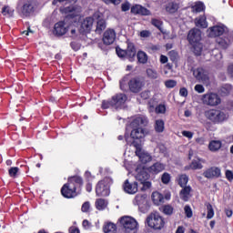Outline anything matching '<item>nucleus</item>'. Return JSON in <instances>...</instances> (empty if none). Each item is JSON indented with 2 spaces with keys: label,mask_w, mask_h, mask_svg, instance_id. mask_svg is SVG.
Listing matches in <instances>:
<instances>
[{
  "label": "nucleus",
  "mask_w": 233,
  "mask_h": 233,
  "mask_svg": "<svg viewBox=\"0 0 233 233\" xmlns=\"http://www.w3.org/2000/svg\"><path fill=\"white\" fill-rule=\"evenodd\" d=\"M85 179L79 175H74L67 177V182L64 184L60 192L66 199H74L83 193Z\"/></svg>",
  "instance_id": "nucleus-1"
},
{
  "label": "nucleus",
  "mask_w": 233,
  "mask_h": 233,
  "mask_svg": "<svg viewBox=\"0 0 233 233\" xmlns=\"http://www.w3.org/2000/svg\"><path fill=\"white\" fill-rule=\"evenodd\" d=\"M189 45L193 48L195 56H201L203 52V44L201 43V31L198 28L189 30L187 37Z\"/></svg>",
  "instance_id": "nucleus-2"
},
{
  "label": "nucleus",
  "mask_w": 233,
  "mask_h": 233,
  "mask_svg": "<svg viewBox=\"0 0 233 233\" xmlns=\"http://www.w3.org/2000/svg\"><path fill=\"white\" fill-rule=\"evenodd\" d=\"M204 116L206 119L211 121L213 125H222V123H225V121H228V117H230L228 113H225L224 111L216 108L206 110L204 112Z\"/></svg>",
  "instance_id": "nucleus-3"
},
{
  "label": "nucleus",
  "mask_w": 233,
  "mask_h": 233,
  "mask_svg": "<svg viewBox=\"0 0 233 233\" xmlns=\"http://www.w3.org/2000/svg\"><path fill=\"white\" fill-rule=\"evenodd\" d=\"M127 99H128V96H127L125 94L117 93L113 96L110 100H103L101 108L103 110H106L108 108L119 110V108H123V105L127 103Z\"/></svg>",
  "instance_id": "nucleus-4"
},
{
  "label": "nucleus",
  "mask_w": 233,
  "mask_h": 233,
  "mask_svg": "<svg viewBox=\"0 0 233 233\" xmlns=\"http://www.w3.org/2000/svg\"><path fill=\"white\" fill-rule=\"evenodd\" d=\"M114 184L111 177H105L96 185V194L98 198H106L110 196V187Z\"/></svg>",
  "instance_id": "nucleus-5"
},
{
  "label": "nucleus",
  "mask_w": 233,
  "mask_h": 233,
  "mask_svg": "<svg viewBox=\"0 0 233 233\" xmlns=\"http://www.w3.org/2000/svg\"><path fill=\"white\" fill-rule=\"evenodd\" d=\"M16 11L21 17H30L35 12V2L34 0H25L18 3Z\"/></svg>",
  "instance_id": "nucleus-6"
},
{
  "label": "nucleus",
  "mask_w": 233,
  "mask_h": 233,
  "mask_svg": "<svg viewBox=\"0 0 233 233\" xmlns=\"http://www.w3.org/2000/svg\"><path fill=\"white\" fill-rule=\"evenodd\" d=\"M147 227L154 230H161L165 228V218H163L159 212H152L146 219Z\"/></svg>",
  "instance_id": "nucleus-7"
},
{
  "label": "nucleus",
  "mask_w": 233,
  "mask_h": 233,
  "mask_svg": "<svg viewBox=\"0 0 233 233\" xmlns=\"http://www.w3.org/2000/svg\"><path fill=\"white\" fill-rule=\"evenodd\" d=\"M119 225L124 233H137V220L132 217L124 216L120 218Z\"/></svg>",
  "instance_id": "nucleus-8"
},
{
  "label": "nucleus",
  "mask_w": 233,
  "mask_h": 233,
  "mask_svg": "<svg viewBox=\"0 0 233 233\" xmlns=\"http://www.w3.org/2000/svg\"><path fill=\"white\" fill-rule=\"evenodd\" d=\"M201 101L203 105H206V106H219V104L221 103V96L217 93L208 92L202 96Z\"/></svg>",
  "instance_id": "nucleus-9"
},
{
  "label": "nucleus",
  "mask_w": 233,
  "mask_h": 233,
  "mask_svg": "<svg viewBox=\"0 0 233 233\" xmlns=\"http://www.w3.org/2000/svg\"><path fill=\"white\" fill-rule=\"evenodd\" d=\"M127 85L130 92L133 94H139L146 85L145 78L141 76H135L127 82Z\"/></svg>",
  "instance_id": "nucleus-10"
},
{
  "label": "nucleus",
  "mask_w": 233,
  "mask_h": 233,
  "mask_svg": "<svg viewBox=\"0 0 233 233\" xmlns=\"http://www.w3.org/2000/svg\"><path fill=\"white\" fill-rule=\"evenodd\" d=\"M233 41V32L225 33L223 37L217 38V43L219 46V48H222V50H227L228 46H230V44Z\"/></svg>",
  "instance_id": "nucleus-11"
},
{
  "label": "nucleus",
  "mask_w": 233,
  "mask_h": 233,
  "mask_svg": "<svg viewBox=\"0 0 233 233\" xmlns=\"http://www.w3.org/2000/svg\"><path fill=\"white\" fill-rule=\"evenodd\" d=\"M208 37H219V35H223V34H228V28L222 25H214L212 27H209L208 30Z\"/></svg>",
  "instance_id": "nucleus-12"
},
{
  "label": "nucleus",
  "mask_w": 233,
  "mask_h": 233,
  "mask_svg": "<svg viewBox=\"0 0 233 233\" xmlns=\"http://www.w3.org/2000/svg\"><path fill=\"white\" fill-rule=\"evenodd\" d=\"M92 26H94V17H86L81 23L79 28L80 34H82L83 35H85V34H90Z\"/></svg>",
  "instance_id": "nucleus-13"
},
{
  "label": "nucleus",
  "mask_w": 233,
  "mask_h": 233,
  "mask_svg": "<svg viewBox=\"0 0 233 233\" xmlns=\"http://www.w3.org/2000/svg\"><path fill=\"white\" fill-rule=\"evenodd\" d=\"M130 12L133 15H142V16L152 15V12L149 9H147V7L139 4H136L132 5Z\"/></svg>",
  "instance_id": "nucleus-14"
},
{
  "label": "nucleus",
  "mask_w": 233,
  "mask_h": 233,
  "mask_svg": "<svg viewBox=\"0 0 233 233\" xmlns=\"http://www.w3.org/2000/svg\"><path fill=\"white\" fill-rule=\"evenodd\" d=\"M202 176L207 179H218V177H221V168L218 167H211L206 169Z\"/></svg>",
  "instance_id": "nucleus-15"
},
{
  "label": "nucleus",
  "mask_w": 233,
  "mask_h": 233,
  "mask_svg": "<svg viewBox=\"0 0 233 233\" xmlns=\"http://www.w3.org/2000/svg\"><path fill=\"white\" fill-rule=\"evenodd\" d=\"M65 21H59L55 24L53 34L56 35V37H63V35L68 32V27L65 26Z\"/></svg>",
  "instance_id": "nucleus-16"
},
{
  "label": "nucleus",
  "mask_w": 233,
  "mask_h": 233,
  "mask_svg": "<svg viewBox=\"0 0 233 233\" xmlns=\"http://www.w3.org/2000/svg\"><path fill=\"white\" fill-rule=\"evenodd\" d=\"M116 30L108 28L104 32L103 35V43L104 45L110 46L114 45V42L116 41Z\"/></svg>",
  "instance_id": "nucleus-17"
},
{
  "label": "nucleus",
  "mask_w": 233,
  "mask_h": 233,
  "mask_svg": "<svg viewBox=\"0 0 233 233\" xmlns=\"http://www.w3.org/2000/svg\"><path fill=\"white\" fill-rule=\"evenodd\" d=\"M137 55V50L136 49V45L132 42H127V47L126 49L127 59L132 63L136 59Z\"/></svg>",
  "instance_id": "nucleus-18"
},
{
  "label": "nucleus",
  "mask_w": 233,
  "mask_h": 233,
  "mask_svg": "<svg viewBox=\"0 0 233 233\" xmlns=\"http://www.w3.org/2000/svg\"><path fill=\"white\" fill-rule=\"evenodd\" d=\"M166 167L167 166L164 163L155 162L152 166L147 167V171L153 176H157V174H160V172H163V170H165Z\"/></svg>",
  "instance_id": "nucleus-19"
},
{
  "label": "nucleus",
  "mask_w": 233,
  "mask_h": 233,
  "mask_svg": "<svg viewBox=\"0 0 233 233\" xmlns=\"http://www.w3.org/2000/svg\"><path fill=\"white\" fill-rule=\"evenodd\" d=\"M148 125V118L147 116H137L131 123L133 128H145Z\"/></svg>",
  "instance_id": "nucleus-20"
},
{
  "label": "nucleus",
  "mask_w": 233,
  "mask_h": 233,
  "mask_svg": "<svg viewBox=\"0 0 233 233\" xmlns=\"http://www.w3.org/2000/svg\"><path fill=\"white\" fill-rule=\"evenodd\" d=\"M179 198L182 201H188L192 198V187L184 186L182 189L179 191Z\"/></svg>",
  "instance_id": "nucleus-21"
},
{
  "label": "nucleus",
  "mask_w": 233,
  "mask_h": 233,
  "mask_svg": "<svg viewBox=\"0 0 233 233\" xmlns=\"http://www.w3.org/2000/svg\"><path fill=\"white\" fill-rule=\"evenodd\" d=\"M137 172L136 178L137 181H147V179L150 177L148 168H146L145 167L142 168L137 167Z\"/></svg>",
  "instance_id": "nucleus-22"
},
{
  "label": "nucleus",
  "mask_w": 233,
  "mask_h": 233,
  "mask_svg": "<svg viewBox=\"0 0 233 233\" xmlns=\"http://www.w3.org/2000/svg\"><path fill=\"white\" fill-rule=\"evenodd\" d=\"M123 188L127 194H136L137 192V182L130 183L127 179L123 184Z\"/></svg>",
  "instance_id": "nucleus-23"
},
{
  "label": "nucleus",
  "mask_w": 233,
  "mask_h": 233,
  "mask_svg": "<svg viewBox=\"0 0 233 233\" xmlns=\"http://www.w3.org/2000/svg\"><path fill=\"white\" fill-rule=\"evenodd\" d=\"M232 90L233 86L231 84H223L218 89V94L222 97H228V96L232 93Z\"/></svg>",
  "instance_id": "nucleus-24"
},
{
  "label": "nucleus",
  "mask_w": 233,
  "mask_h": 233,
  "mask_svg": "<svg viewBox=\"0 0 233 233\" xmlns=\"http://www.w3.org/2000/svg\"><path fill=\"white\" fill-rule=\"evenodd\" d=\"M151 199L154 205H157V206L163 205V203H165V197L163 196V194L157 191H154L152 193Z\"/></svg>",
  "instance_id": "nucleus-25"
},
{
  "label": "nucleus",
  "mask_w": 233,
  "mask_h": 233,
  "mask_svg": "<svg viewBox=\"0 0 233 233\" xmlns=\"http://www.w3.org/2000/svg\"><path fill=\"white\" fill-rule=\"evenodd\" d=\"M132 139H143L145 137V128L134 127L130 133Z\"/></svg>",
  "instance_id": "nucleus-26"
},
{
  "label": "nucleus",
  "mask_w": 233,
  "mask_h": 233,
  "mask_svg": "<svg viewBox=\"0 0 233 233\" xmlns=\"http://www.w3.org/2000/svg\"><path fill=\"white\" fill-rule=\"evenodd\" d=\"M136 156L139 157V161L143 163L144 165H147V163H150L152 161V156L148 153H145L142 150L139 153H136Z\"/></svg>",
  "instance_id": "nucleus-27"
},
{
  "label": "nucleus",
  "mask_w": 233,
  "mask_h": 233,
  "mask_svg": "<svg viewBox=\"0 0 233 233\" xmlns=\"http://www.w3.org/2000/svg\"><path fill=\"white\" fill-rule=\"evenodd\" d=\"M126 141L129 147H134L136 148L135 154H139L141 152V140L133 139V141H128V137H126Z\"/></svg>",
  "instance_id": "nucleus-28"
},
{
  "label": "nucleus",
  "mask_w": 233,
  "mask_h": 233,
  "mask_svg": "<svg viewBox=\"0 0 233 233\" xmlns=\"http://www.w3.org/2000/svg\"><path fill=\"white\" fill-rule=\"evenodd\" d=\"M104 233H116L117 232V226L112 222H108L103 226Z\"/></svg>",
  "instance_id": "nucleus-29"
},
{
  "label": "nucleus",
  "mask_w": 233,
  "mask_h": 233,
  "mask_svg": "<svg viewBox=\"0 0 233 233\" xmlns=\"http://www.w3.org/2000/svg\"><path fill=\"white\" fill-rule=\"evenodd\" d=\"M205 4L201 1L195 3V5L191 6V10L194 14H200V12H205Z\"/></svg>",
  "instance_id": "nucleus-30"
},
{
  "label": "nucleus",
  "mask_w": 233,
  "mask_h": 233,
  "mask_svg": "<svg viewBox=\"0 0 233 233\" xmlns=\"http://www.w3.org/2000/svg\"><path fill=\"white\" fill-rule=\"evenodd\" d=\"M137 59L141 65H147V63H148V55H147L145 51L139 50L137 53Z\"/></svg>",
  "instance_id": "nucleus-31"
},
{
  "label": "nucleus",
  "mask_w": 233,
  "mask_h": 233,
  "mask_svg": "<svg viewBox=\"0 0 233 233\" xmlns=\"http://www.w3.org/2000/svg\"><path fill=\"white\" fill-rule=\"evenodd\" d=\"M167 12L169 14H176L179 10V4L176 2H169L166 6Z\"/></svg>",
  "instance_id": "nucleus-32"
},
{
  "label": "nucleus",
  "mask_w": 233,
  "mask_h": 233,
  "mask_svg": "<svg viewBox=\"0 0 233 233\" xmlns=\"http://www.w3.org/2000/svg\"><path fill=\"white\" fill-rule=\"evenodd\" d=\"M222 144L219 140H212L209 142L208 148L211 152H218L221 148Z\"/></svg>",
  "instance_id": "nucleus-33"
},
{
  "label": "nucleus",
  "mask_w": 233,
  "mask_h": 233,
  "mask_svg": "<svg viewBox=\"0 0 233 233\" xmlns=\"http://www.w3.org/2000/svg\"><path fill=\"white\" fill-rule=\"evenodd\" d=\"M193 76L198 79V81H204L205 79V70L201 67H198L193 71Z\"/></svg>",
  "instance_id": "nucleus-34"
},
{
  "label": "nucleus",
  "mask_w": 233,
  "mask_h": 233,
  "mask_svg": "<svg viewBox=\"0 0 233 233\" xmlns=\"http://www.w3.org/2000/svg\"><path fill=\"white\" fill-rule=\"evenodd\" d=\"M177 181L180 187H187L188 184V176L187 174H181L177 178Z\"/></svg>",
  "instance_id": "nucleus-35"
},
{
  "label": "nucleus",
  "mask_w": 233,
  "mask_h": 233,
  "mask_svg": "<svg viewBox=\"0 0 233 233\" xmlns=\"http://www.w3.org/2000/svg\"><path fill=\"white\" fill-rule=\"evenodd\" d=\"M167 55H168L170 61H172V63L174 65H176V66H177V61H179V54L177 53V51L171 50L168 52Z\"/></svg>",
  "instance_id": "nucleus-36"
},
{
  "label": "nucleus",
  "mask_w": 233,
  "mask_h": 233,
  "mask_svg": "<svg viewBox=\"0 0 233 233\" xmlns=\"http://www.w3.org/2000/svg\"><path fill=\"white\" fill-rule=\"evenodd\" d=\"M106 28V21H105V19H99L96 22V34H102L103 30H105Z\"/></svg>",
  "instance_id": "nucleus-37"
},
{
  "label": "nucleus",
  "mask_w": 233,
  "mask_h": 233,
  "mask_svg": "<svg viewBox=\"0 0 233 233\" xmlns=\"http://www.w3.org/2000/svg\"><path fill=\"white\" fill-rule=\"evenodd\" d=\"M155 130L158 134H161V132H165V121H163V119L156 120Z\"/></svg>",
  "instance_id": "nucleus-38"
},
{
  "label": "nucleus",
  "mask_w": 233,
  "mask_h": 233,
  "mask_svg": "<svg viewBox=\"0 0 233 233\" xmlns=\"http://www.w3.org/2000/svg\"><path fill=\"white\" fill-rule=\"evenodd\" d=\"M189 167L192 170H201V168H203V164H201V160L198 158V159H193Z\"/></svg>",
  "instance_id": "nucleus-39"
},
{
  "label": "nucleus",
  "mask_w": 233,
  "mask_h": 233,
  "mask_svg": "<svg viewBox=\"0 0 233 233\" xmlns=\"http://www.w3.org/2000/svg\"><path fill=\"white\" fill-rule=\"evenodd\" d=\"M151 25L155 26V28H157L159 32H163V21H161L160 19L152 18Z\"/></svg>",
  "instance_id": "nucleus-40"
},
{
  "label": "nucleus",
  "mask_w": 233,
  "mask_h": 233,
  "mask_svg": "<svg viewBox=\"0 0 233 233\" xmlns=\"http://www.w3.org/2000/svg\"><path fill=\"white\" fill-rule=\"evenodd\" d=\"M96 208L97 210H105L106 208V201L103 198L96 199Z\"/></svg>",
  "instance_id": "nucleus-41"
},
{
  "label": "nucleus",
  "mask_w": 233,
  "mask_h": 233,
  "mask_svg": "<svg viewBox=\"0 0 233 233\" xmlns=\"http://www.w3.org/2000/svg\"><path fill=\"white\" fill-rule=\"evenodd\" d=\"M162 212L165 216H172L174 214V207L171 205H164L162 207Z\"/></svg>",
  "instance_id": "nucleus-42"
},
{
  "label": "nucleus",
  "mask_w": 233,
  "mask_h": 233,
  "mask_svg": "<svg viewBox=\"0 0 233 233\" xmlns=\"http://www.w3.org/2000/svg\"><path fill=\"white\" fill-rule=\"evenodd\" d=\"M146 74L149 79H157L159 77V74H157V71L152 69V68H147L146 71Z\"/></svg>",
  "instance_id": "nucleus-43"
},
{
  "label": "nucleus",
  "mask_w": 233,
  "mask_h": 233,
  "mask_svg": "<svg viewBox=\"0 0 233 233\" xmlns=\"http://www.w3.org/2000/svg\"><path fill=\"white\" fill-rule=\"evenodd\" d=\"M208 214H207V219H212L214 218V208L212 207V204L207 203L206 204Z\"/></svg>",
  "instance_id": "nucleus-44"
},
{
  "label": "nucleus",
  "mask_w": 233,
  "mask_h": 233,
  "mask_svg": "<svg viewBox=\"0 0 233 233\" xmlns=\"http://www.w3.org/2000/svg\"><path fill=\"white\" fill-rule=\"evenodd\" d=\"M171 179H172V177L167 172L163 173L161 176V181H162L163 185H168V183H170Z\"/></svg>",
  "instance_id": "nucleus-45"
},
{
  "label": "nucleus",
  "mask_w": 233,
  "mask_h": 233,
  "mask_svg": "<svg viewBox=\"0 0 233 233\" xmlns=\"http://www.w3.org/2000/svg\"><path fill=\"white\" fill-rule=\"evenodd\" d=\"M145 199H147V195L137 194L135 197V201L137 205H143V203L145 202Z\"/></svg>",
  "instance_id": "nucleus-46"
},
{
  "label": "nucleus",
  "mask_w": 233,
  "mask_h": 233,
  "mask_svg": "<svg viewBox=\"0 0 233 233\" xmlns=\"http://www.w3.org/2000/svg\"><path fill=\"white\" fill-rule=\"evenodd\" d=\"M8 174L10 176V177H17V174H19V167H13L11 168L8 169Z\"/></svg>",
  "instance_id": "nucleus-47"
},
{
  "label": "nucleus",
  "mask_w": 233,
  "mask_h": 233,
  "mask_svg": "<svg viewBox=\"0 0 233 233\" xmlns=\"http://www.w3.org/2000/svg\"><path fill=\"white\" fill-rule=\"evenodd\" d=\"M165 86L166 88H175V86H177V81L172 79L166 80Z\"/></svg>",
  "instance_id": "nucleus-48"
},
{
  "label": "nucleus",
  "mask_w": 233,
  "mask_h": 233,
  "mask_svg": "<svg viewBox=\"0 0 233 233\" xmlns=\"http://www.w3.org/2000/svg\"><path fill=\"white\" fill-rule=\"evenodd\" d=\"M84 179L86 182L94 181V179H96V177L92 175V172L86 170L84 173Z\"/></svg>",
  "instance_id": "nucleus-49"
},
{
  "label": "nucleus",
  "mask_w": 233,
  "mask_h": 233,
  "mask_svg": "<svg viewBox=\"0 0 233 233\" xmlns=\"http://www.w3.org/2000/svg\"><path fill=\"white\" fill-rule=\"evenodd\" d=\"M127 81H128V77H127V76H124V77L119 81L120 89H122L124 92H126V90H127Z\"/></svg>",
  "instance_id": "nucleus-50"
},
{
  "label": "nucleus",
  "mask_w": 233,
  "mask_h": 233,
  "mask_svg": "<svg viewBox=\"0 0 233 233\" xmlns=\"http://www.w3.org/2000/svg\"><path fill=\"white\" fill-rule=\"evenodd\" d=\"M2 14H3L4 15H12V14H14V11H12V9L10 8V6L5 5V6L2 8Z\"/></svg>",
  "instance_id": "nucleus-51"
},
{
  "label": "nucleus",
  "mask_w": 233,
  "mask_h": 233,
  "mask_svg": "<svg viewBox=\"0 0 233 233\" xmlns=\"http://www.w3.org/2000/svg\"><path fill=\"white\" fill-rule=\"evenodd\" d=\"M197 25L198 26H201V28H207V21L205 20V18L203 16H200L198 20H197Z\"/></svg>",
  "instance_id": "nucleus-52"
},
{
  "label": "nucleus",
  "mask_w": 233,
  "mask_h": 233,
  "mask_svg": "<svg viewBox=\"0 0 233 233\" xmlns=\"http://www.w3.org/2000/svg\"><path fill=\"white\" fill-rule=\"evenodd\" d=\"M116 53L118 56V57H127V49L123 50L119 47L116 48Z\"/></svg>",
  "instance_id": "nucleus-53"
},
{
  "label": "nucleus",
  "mask_w": 233,
  "mask_h": 233,
  "mask_svg": "<svg viewBox=\"0 0 233 233\" xmlns=\"http://www.w3.org/2000/svg\"><path fill=\"white\" fill-rule=\"evenodd\" d=\"M184 211H185L187 218H192L193 213H192V208H190V206H188V205L185 206Z\"/></svg>",
  "instance_id": "nucleus-54"
},
{
  "label": "nucleus",
  "mask_w": 233,
  "mask_h": 233,
  "mask_svg": "<svg viewBox=\"0 0 233 233\" xmlns=\"http://www.w3.org/2000/svg\"><path fill=\"white\" fill-rule=\"evenodd\" d=\"M156 112L157 114H165V112H167V107L165 106V105H158L156 107Z\"/></svg>",
  "instance_id": "nucleus-55"
},
{
  "label": "nucleus",
  "mask_w": 233,
  "mask_h": 233,
  "mask_svg": "<svg viewBox=\"0 0 233 233\" xmlns=\"http://www.w3.org/2000/svg\"><path fill=\"white\" fill-rule=\"evenodd\" d=\"M140 183H141V185H143V187L141 188L142 190H148V188H150V187H152V183L150 181L145 180Z\"/></svg>",
  "instance_id": "nucleus-56"
},
{
  "label": "nucleus",
  "mask_w": 233,
  "mask_h": 233,
  "mask_svg": "<svg viewBox=\"0 0 233 233\" xmlns=\"http://www.w3.org/2000/svg\"><path fill=\"white\" fill-rule=\"evenodd\" d=\"M195 91L198 94H203V92H205V86H203L201 84H197L195 86Z\"/></svg>",
  "instance_id": "nucleus-57"
},
{
  "label": "nucleus",
  "mask_w": 233,
  "mask_h": 233,
  "mask_svg": "<svg viewBox=\"0 0 233 233\" xmlns=\"http://www.w3.org/2000/svg\"><path fill=\"white\" fill-rule=\"evenodd\" d=\"M121 10H122V12H128V10H130V3L126 2V3L122 4Z\"/></svg>",
  "instance_id": "nucleus-58"
},
{
  "label": "nucleus",
  "mask_w": 233,
  "mask_h": 233,
  "mask_svg": "<svg viewBox=\"0 0 233 233\" xmlns=\"http://www.w3.org/2000/svg\"><path fill=\"white\" fill-rule=\"evenodd\" d=\"M179 96H181V97H187V96H188V90L187 87H181L179 89Z\"/></svg>",
  "instance_id": "nucleus-59"
},
{
  "label": "nucleus",
  "mask_w": 233,
  "mask_h": 233,
  "mask_svg": "<svg viewBox=\"0 0 233 233\" xmlns=\"http://www.w3.org/2000/svg\"><path fill=\"white\" fill-rule=\"evenodd\" d=\"M82 212H88L90 210V202H85L81 208Z\"/></svg>",
  "instance_id": "nucleus-60"
},
{
  "label": "nucleus",
  "mask_w": 233,
  "mask_h": 233,
  "mask_svg": "<svg viewBox=\"0 0 233 233\" xmlns=\"http://www.w3.org/2000/svg\"><path fill=\"white\" fill-rule=\"evenodd\" d=\"M140 97L142 99H145V100L148 99L150 97V91H143V92H141L140 93Z\"/></svg>",
  "instance_id": "nucleus-61"
},
{
  "label": "nucleus",
  "mask_w": 233,
  "mask_h": 233,
  "mask_svg": "<svg viewBox=\"0 0 233 233\" xmlns=\"http://www.w3.org/2000/svg\"><path fill=\"white\" fill-rule=\"evenodd\" d=\"M226 178L228 179V181H233V173L231 170L226 171Z\"/></svg>",
  "instance_id": "nucleus-62"
},
{
  "label": "nucleus",
  "mask_w": 233,
  "mask_h": 233,
  "mask_svg": "<svg viewBox=\"0 0 233 233\" xmlns=\"http://www.w3.org/2000/svg\"><path fill=\"white\" fill-rule=\"evenodd\" d=\"M68 231H69V233H81L79 228L77 227H76V226L70 227Z\"/></svg>",
  "instance_id": "nucleus-63"
},
{
  "label": "nucleus",
  "mask_w": 233,
  "mask_h": 233,
  "mask_svg": "<svg viewBox=\"0 0 233 233\" xmlns=\"http://www.w3.org/2000/svg\"><path fill=\"white\" fill-rule=\"evenodd\" d=\"M86 192H92V181L86 182Z\"/></svg>",
  "instance_id": "nucleus-64"
}]
</instances>
